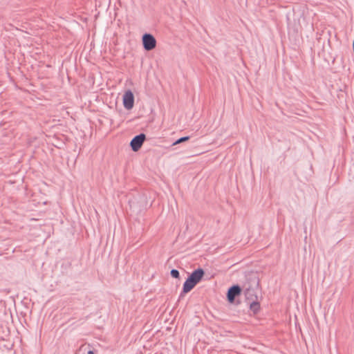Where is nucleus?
I'll return each mask as SVG.
<instances>
[{
  "instance_id": "obj_3",
  "label": "nucleus",
  "mask_w": 354,
  "mask_h": 354,
  "mask_svg": "<svg viewBox=\"0 0 354 354\" xmlns=\"http://www.w3.org/2000/svg\"><path fill=\"white\" fill-rule=\"evenodd\" d=\"M242 292V289L239 285H233L231 286L227 292V299L230 303H233L235 298L240 295Z\"/></svg>"
},
{
  "instance_id": "obj_9",
  "label": "nucleus",
  "mask_w": 354,
  "mask_h": 354,
  "mask_svg": "<svg viewBox=\"0 0 354 354\" xmlns=\"http://www.w3.org/2000/svg\"><path fill=\"white\" fill-rule=\"evenodd\" d=\"M189 139H190L189 136H184V137L180 138L179 139H178L173 143V145L180 144L182 142L189 140Z\"/></svg>"
},
{
  "instance_id": "obj_10",
  "label": "nucleus",
  "mask_w": 354,
  "mask_h": 354,
  "mask_svg": "<svg viewBox=\"0 0 354 354\" xmlns=\"http://www.w3.org/2000/svg\"><path fill=\"white\" fill-rule=\"evenodd\" d=\"M171 276L173 277V278H175V279H178L180 277V273H179V271L178 270H176V269H172L171 270Z\"/></svg>"
},
{
  "instance_id": "obj_5",
  "label": "nucleus",
  "mask_w": 354,
  "mask_h": 354,
  "mask_svg": "<svg viewBox=\"0 0 354 354\" xmlns=\"http://www.w3.org/2000/svg\"><path fill=\"white\" fill-rule=\"evenodd\" d=\"M243 292L248 302L257 300L256 289L252 288L250 286H247V285L245 284L243 286Z\"/></svg>"
},
{
  "instance_id": "obj_8",
  "label": "nucleus",
  "mask_w": 354,
  "mask_h": 354,
  "mask_svg": "<svg viewBox=\"0 0 354 354\" xmlns=\"http://www.w3.org/2000/svg\"><path fill=\"white\" fill-rule=\"evenodd\" d=\"M250 305V309L254 313L257 314L260 310V304L257 300L251 301L248 302Z\"/></svg>"
},
{
  "instance_id": "obj_1",
  "label": "nucleus",
  "mask_w": 354,
  "mask_h": 354,
  "mask_svg": "<svg viewBox=\"0 0 354 354\" xmlns=\"http://www.w3.org/2000/svg\"><path fill=\"white\" fill-rule=\"evenodd\" d=\"M142 45L145 50H151L156 46V40L151 34L145 33L142 36Z\"/></svg>"
},
{
  "instance_id": "obj_6",
  "label": "nucleus",
  "mask_w": 354,
  "mask_h": 354,
  "mask_svg": "<svg viewBox=\"0 0 354 354\" xmlns=\"http://www.w3.org/2000/svg\"><path fill=\"white\" fill-rule=\"evenodd\" d=\"M196 284V283L188 277L183 283V290L180 295V297H182L185 294L190 292Z\"/></svg>"
},
{
  "instance_id": "obj_2",
  "label": "nucleus",
  "mask_w": 354,
  "mask_h": 354,
  "mask_svg": "<svg viewBox=\"0 0 354 354\" xmlns=\"http://www.w3.org/2000/svg\"><path fill=\"white\" fill-rule=\"evenodd\" d=\"M145 140L146 135L143 133L134 136L130 142V147L132 151H138L142 147Z\"/></svg>"
},
{
  "instance_id": "obj_11",
  "label": "nucleus",
  "mask_w": 354,
  "mask_h": 354,
  "mask_svg": "<svg viewBox=\"0 0 354 354\" xmlns=\"http://www.w3.org/2000/svg\"><path fill=\"white\" fill-rule=\"evenodd\" d=\"M87 354H95V353H94L93 351L90 350V351H88Z\"/></svg>"
},
{
  "instance_id": "obj_7",
  "label": "nucleus",
  "mask_w": 354,
  "mask_h": 354,
  "mask_svg": "<svg viewBox=\"0 0 354 354\" xmlns=\"http://www.w3.org/2000/svg\"><path fill=\"white\" fill-rule=\"evenodd\" d=\"M205 274V272L203 269L199 268L195 270H194L190 275H189V278L192 279L195 283H198L201 279H203Z\"/></svg>"
},
{
  "instance_id": "obj_4",
  "label": "nucleus",
  "mask_w": 354,
  "mask_h": 354,
  "mask_svg": "<svg viewBox=\"0 0 354 354\" xmlns=\"http://www.w3.org/2000/svg\"><path fill=\"white\" fill-rule=\"evenodd\" d=\"M123 105L124 107L130 110L133 107L134 105V95L131 91H127L123 95Z\"/></svg>"
}]
</instances>
